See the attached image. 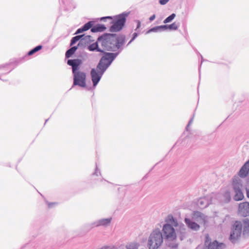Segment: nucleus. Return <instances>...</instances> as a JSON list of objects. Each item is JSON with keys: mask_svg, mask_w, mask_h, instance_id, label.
I'll return each instance as SVG.
<instances>
[{"mask_svg": "<svg viewBox=\"0 0 249 249\" xmlns=\"http://www.w3.org/2000/svg\"><path fill=\"white\" fill-rule=\"evenodd\" d=\"M68 64L72 67L73 74V85L81 87L86 86V74L85 72L78 71L79 66L82 64V61L78 59L69 60Z\"/></svg>", "mask_w": 249, "mask_h": 249, "instance_id": "obj_1", "label": "nucleus"}, {"mask_svg": "<svg viewBox=\"0 0 249 249\" xmlns=\"http://www.w3.org/2000/svg\"><path fill=\"white\" fill-rule=\"evenodd\" d=\"M116 35L114 34H105L98 38V42L101 45L103 51H116Z\"/></svg>", "mask_w": 249, "mask_h": 249, "instance_id": "obj_2", "label": "nucleus"}, {"mask_svg": "<svg viewBox=\"0 0 249 249\" xmlns=\"http://www.w3.org/2000/svg\"><path fill=\"white\" fill-rule=\"evenodd\" d=\"M163 242V237L160 231H154L150 234L148 245L149 249H158Z\"/></svg>", "mask_w": 249, "mask_h": 249, "instance_id": "obj_3", "label": "nucleus"}, {"mask_svg": "<svg viewBox=\"0 0 249 249\" xmlns=\"http://www.w3.org/2000/svg\"><path fill=\"white\" fill-rule=\"evenodd\" d=\"M116 55L113 53H106L100 59L97 70L105 71L115 58Z\"/></svg>", "mask_w": 249, "mask_h": 249, "instance_id": "obj_4", "label": "nucleus"}, {"mask_svg": "<svg viewBox=\"0 0 249 249\" xmlns=\"http://www.w3.org/2000/svg\"><path fill=\"white\" fill-rule=\"evenodd\" d=\"M232 186L235 195L233 198L235 201H240L244 198V195L241 191L242 185L241 181L238 179H233L232 180Z\"/></svg>", "mask_w": 249, "mask_h": 249, "instance_id": "obj_5", "label": "nucleus"}, {"mask_svg": "<svg viewBox=\"0 0 249 249\" xmlns=\"http://www.w3.org/2000/svg\"><path fill=\"white\" fill-rule=\"evenodd\" d=\"M165 239L168 241H174L176 239L177 235L174 228L169 224H165L162 228Z\"/></svg>", "mask_w": 249, "mask_h": 249, "instance_id": "obj_6", "label": "nucleus"}, {"mask_svg": "<svg viewBox=\"0 0 249 249\" xmlns=\"http://www.w3.org/2000/svg\"><path fill=\"white\" fill-rule=\"evenodd\" d=\"M205 245L208 249H223L225 247L224 244L218 243L216 240L211 242V239L208 234L205 235Z\"/></svg>", "mask_w": 249, "mask_h": 249, "instance_id": "obj_7", "label": "nucleus"}, {"mask_svg": "<svg viewBox=\"0 0 249 249\" xmlns=\"http://www.w3.org/2000/svg\"><path fill=\"white\" fill-rule=\"evenodd\" d=\"M125 21V18L124 17L121 16L118 19L113 23V25L110 28V31L112 32H118L121 30L124 26Z\"/></svg>", "mask_w": 249, "mask_h": 249, "instance_id": "obj_8", "label": "nucleus"}, {"mask_svg": "<svg viewBox=\"0 0 249 249\" xmlns=\"http://www.w3.org/2000/svg\"><path fill=\"white\" fill-rule=\"evenodd\" d=\"M105 71L102 70H97V69H92L91 71V76L94 86H96L100 80L101 78Z\"/></svg>", "mask_w": 249, "mask_h": 249, "instance_id": "obj_9", "label": "nucleus"}, {"mask_svg": "<svg viewBox=\"0 0 249 249\" xmlns=\"http://www.w3.org/2000/svg\"><path fill=\"white\" fill-rule=\"evenodd\" d=\"M238 213L241 216L246 217L249 215V202H243L238 205Z\"/></svg>", "mask_w": 249, "mask_h": 249, "instance_id": "obj_10", "label": "nucleus"}, {"mask_svg": "<svg viewBox=\"0 0 249 249\" xmlns=\"http://www.w3.org/2000/svg\"><path fill=\"white\" fill-rule=\"evenodd\" d=\"M242 224L240 222L236 221L233 225L234 230L231 233L230 239L231 240L237 238L241 234Z\"/></svg>", "mask_w": 249, "mask_h": 249, "instance_id": "obj_11", "label": "nucleus"}, {"mask_svg": "<svg viewBox=\"0 0 249 249\" xmlns=\"http://www.w3.org/2000/svg\"><path fill=\"white\" fill-rule=\"evenodd\" d=\"M193 218L200 224L205 225L207 222L206 216L202 213L196 211L193 213Z\"/></svg>", "mask_w": 249, "mask_h": 249, "instance_id": "obj_12", "label": "nucleus"}, {"mask_svg": "<svg viewBox=\"0 0 249 249\" xmlns=\"http://www.w3.org/2000/svg\"><path fill=\"white\" fill-rule=\"evenodd\" d=\"M159 28H168L170 30H176L178 28V25L177 23L174 22L173 23L169 25V26L162 25L155 28H153L149 30L148 32L156 31Z\"/></svg>", "mask_w": 249, "mask_h": 249, "instance_id": "obj_13", "label": "nucleus"}, {"mask_svg": "<svg viewBox=\"0 0 249 249\" xmlns=\"http://www.w3.org/2000/svg\"><path fill=\"white\" fill-rule=\"evenodd\" d=\"M249 172V160L245 163L244 166L240 170L239 175L241 177H245Z\"/></svg>", "mask_w": 249, "mask_h": 249, "instance_id": "obj_14", "label": "nucleus"}, {"mask_svg": "<svg viewBox=\"0 0 249 249\" xmlns=\"http://www.w3.org/2000/svg\"><path fill=\"white\" fill-rule=\"evenodd\" d=\"M185 222L187 226L194 231H197L199 229V225L195 222L192 221L190 219L186 218Z\"/></svg>", "mask_w": 249, "mask_h": 249, "instance_id": "obj_15", "label": "nucleus"}, {"mask_svg": "<svg viewBox=\"0 0 249 249\" xmlns=\"http://www.w3.org/2000/svg\"><path fill=\"white\" fill-rule=\"evenodd\" d=\"M165 222L167 223L166 224H169L172 226L177 227L178 225V222L171 215H168L165 219Z\"/></svg>", "mask_w": 249, "mask_h": 249, "instance_id": "obj_16", "label": "nucleus"}, {"mask_svg": "<svg viewBox=\"0 0 249 249\" xmlns=\"http://www.w3.org/2000/svg\"><path fill=\"white\" fill-rule=\"evenodd\" d=\"M92 25H93L92 21L88 22V23L85 24L82 28L78 29L76 31V33L78 34V33H82V32L88 30L89 29H90L92 27Z\"/></svg>", "mask_w": 249, "mask_h": 249, "instance_id": "obj_17", "label": "nucleus"}, {"mask_svg": "<svg viewBox=\"0 0 249 249\" xmlns=\"http://www.w3.org/2000/svg\"><path fill=\"white\" fill-rule=\"evenodd\" d=\"M106 29V27L104 25L102 24H97L91 28V31L94 33L98 32H103L105 31Z\"/></svg>", "mask_w": 249, "mask_h": 249, "instance_id": "obj_18", "label": "nucleus"}, {"mask_svg": "<svg viewBox=\"0 0 249 249\" xmlns=\"http://www.w3.org/2000/svg\"><path fill=\"white\" fill-rule=\"evenodd\" d=\"M115 46H116V50L118 49L124 43V38L123 36L117 37L116 36Z\"/></svg>", "mask_w": 249, "mask_h": 249, "instance_id": "obj_19", "label": "nucleus"}, {"mask_svg": "<svg viewBox=\"0 0 249 249\" xmlns=\"http://www.w3.org/2000/svg\"><path fill=\"white\" fill-rule=\"evenodd\" d=\"M98 44H99V43L97 41L96 43H94L90 45L88 47L89 50L91 51H93L96 50L98 52H103V50H102L101 49L99 48Z\"/></svg>", "mask_w": 249, "mask_h": 249, "instance_id": "obj_20", "label": "nucleus"}, {"mask_svg": "<svg viewBox=\"0 0 249 249\" xmlns=\"http://www.w3.org/2000/svg\"><path fill=\"white\" fill-rule=\"evenodd\" d=\"M77 48L78 47L77 46H74L71 48V49H69L66 53V57H70L72 54L74 53Z\"/></svg>", "mask_w": 249, "mask_h": 249, "instance_id": "obj_21", "label": "nucleus"}, {"mask_svg": "<svg viewBox=\"0 0 249 249\" xmlns=\"http://www.w3.org/2000/svg\"><path fill=\"white\" fill-rule=\"evenodd\" d=\"M42 46L41 45L37 46L36 47H35V48H34L33 49H32V50H31L30 51H29L28 53V54L29 55H31L33 54L34 53H36V52L41 50L42 49Z\"/></svg>", "mask_w": 249, "mask_h": 249, "instance_id": "obj_22", "label": "nucleus"}, {"mask_svg": "<svg viewBox=\"0 0 249 249\" xmlns=\"http://www.w3.org/2000/svg\"><path fill=\"white\" fill-rule=\"evenodd\" d=\"M84 36V35L77 36H76L72 37V38L71 40V46H72V45L75 44L77 41H78L81 38L83 37Z\"/></svg>", "mask_w": 249, "mask_h": 249, "instance_id": "obj_23", "label": "nucleus"}, {"mask_svg": "<svg viewBox=\"0 0 249 249\" xmlns=\"http://www.w3.org/2000/svg\"><path fill=\"white\" fill-rule=\"evenodd\" d=\"M139 245L136 243H131L126 246L127 249H138Z\"/></svg>", "mask_w": 249, "mask_h": 249, "instance_id": "obj_24", "label": "nucleus"}, {"mask_svg": "<svg viewBox=\"0 0 249 249\" xmlns=\"http://www.w3.org/2000/svg\"><path fill=\"white\" fill-rule=\"evenodd\" d=\"M110 222V219H103L99 221V225L105 226Z\"/></svg>", "mask_w": 249, "mask_h": 249, "instance_id": "obj_25", "label": "nucleus"}, {"mask_svg": "<svg viewBox=\"0 0 249 249\" xmlns=\"http://www.w3.org/2000/svg\"><path fill=\"white\" fill-rule=\"evenodd\" d=\"M176 17L175 14H172L170 16L167 17L163 21L164 23H166L171 21Z\"/></svg>", "mask_w": 249, "mask_h": 249, "instance_id": "obj_26", "label": "nucleus"}, {"mask_svg": "<svg viewBox=\"0 0 249 249\" xmlns=\"http://www.w3.org/2000/svg\"><path fill=\"white\" fill-rule=\"evenodd\" d=\"M205 199L204 198H201L199 200V203L202 206L206 207L207 205V203L204 204V201Z\"/></svg>", "mask_w": 249, "mask_h": 249, "instance_id": "obj_27", "label": "nucleus"}, {"mask_svg": "<svg viewBox=\"0 0 249 249\" xmlns=\"http://www.w3.org/2000/svg\"><path fill=\"white\" fill-rule=\"evenodd\" d=\"M169 0H160L159 2L161 5H164L167 3Z\"/></svg>", "mask_w": 249, "mask_h": 249, "instance_id": "obj_28", "label": "nucleus"}, {"mask_svg": "<svg viewBox=\"0 0 249 249\" xmlns=\"http://www.w3.org/2000/svg\"><path fill=\"white\" fill-rule=\"evenodd\" d=\"M156 16L155 15H153L152 16H151L149 18V20L150 21H153L155 18Z\"/></svg>", "mask_w": 249, "mask_h": 249, "instance_id": "obj_29", "label": "nucleus"}, {"mask_svg": "<svg viewBox=\"0 0 249 249\" xmlns=\"http://www.w3.org/2000/svg\"><path fill=\"white\" fill-rule=\"evenodd\" d=\"M137 29H139L141 26V22L139 20H138L137 21Z\"/></svg>", "mask_w": 249, "mask_h": 249, "instance_id": "obj_30", "label": "nucleus"}, {"mask_svg": "<svg viewBox=\"0 0 249 249\" xmlns=\"http://www.w3.org/2000/svg\"><path fill=\"white\" fill-rule=\"evenodd\" d=\"M107 18H108V19H112V18L111 17H103V18H101V20H103L105 19H107Z\"/></svg>", "mask_w": 249, "mask_h": 249, "instance_id": "obj_31", "label": "nucleus"}, {"mask_svg": "<svg viewBox=\"0 0 249 249\" xmlns=\"http://www.w3.org/2000/svg\"><path fill=\"white\" fill-rule=\"evenodd\" d=\"M100 249H112V248L110 247L106 246V247H103L100 248Z\"/></svg>", "mask_w": 249, "mask_h": 249, "instance_id": "obj_32", "label": "nucleus"}, {"mask_svg": "<svg viewBox=\"0 0 249 249\" xmlns=\"http://www.w3.org/2000/svg\"><path fill=\"white\" fill-rule=\"evenodd\" d=\"M246 192H247V196L248 198H249V189H246Z\"/></svg>", "mask_w": 249, "mask_h": 249, "instance_id": "obj_33", "label": "nucleus"}, {"mask_svg": "<svg viewBox=\"0 0 249 249\" xmlns=\"http://www.w3.org/2000/svg\"><path fill=\"white\" fill-rule=\"evenodd\" d=\"M137 36V34L136 33H134L133 37L132 40H133Z\"/></svg>", "mask_w": 249, "mask_h": 249, "instance_id": "obj_34", "label": "nucleus"}, {"mask_svg": "<svg viewBox=\"0 0 249 249\" xmlns=\"http://www.w3.org/2000/svg\"><path fill=\"white\" fill-rule=\"evenodd\" d=\"M85 37L90 38V36H85Z\"/></svg>", "mask_w": 249, "mask_h": 249, "instance_id": "obj_35", "label": "nucleus"}, {"mask_svg": "<svg viewBox=\"0 0 249 249\" xmlns=\"http://www.w3.org/2000/svg\"><path fill=\"white\" fill-rule=\"evenodd\" d=\"M177 247V245H176L175 246H174L173 247Z\"/></svg>", "mask_w": 249, "mask_h": 249, "instance_id": "obj_36", "label": "nucleus"}, {"mask_svg": "<svg viewBox=\"0 0 249 249\" xmlns=\"http://www.w3.org/2000/svg\"><path fill=\"white\" fill-rule=\"evenodd\" d=\"M247 225L249 227V222L247 223Z\"/></svg>", "mask_w": 249, "mask_h": 249, "instance_id": "obj_37", "label": "nucleus"}]
</instances>
